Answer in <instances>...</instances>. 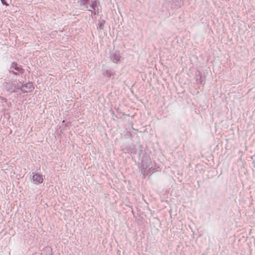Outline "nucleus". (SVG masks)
<instances>
[{
	"label": "nucleus",
	"instance_id": "nucleus-1",
	"mask_svg": "<svg viewBox=\"0 0 255 255\" xmlns=\"http://www.w3.org/2000/svg\"><path fill=\"white\" fill-rule=\"evenodd\" d=\"M142 166L145 167V168H148L147 170V173L149 172L152 167H150V165L151 163V159L150 156L147 154H144L142 156Z\"/></svg>",
	"mask_w": 255,
	"mask_h": 255
},
{
	"label": "nucleus",
	"instance_id": "nucleus-2",
	"mask_svg": "<svg viewBox=\"0 0 255 255\" xmlns=\"http://www.w3.org/2000/svg\"><path fill=\"white\" fill-rule=\"evenodd\" d=\"M21 86L22 87L21 88V92L23 93L32 92L34 89L32 82L21 84Z\"/></svg>",
	"mask_w": 255,
	"mask_h": 255
},
{
	"label": "nucleus",
	"instance_id": "nucleus-3",
	"mask_svg": "<svg viewBox=\"0 0 255 255\" xmlns=\"http://www.w3.org/2000/svg\"><path fill=\"white\" fill-rule=\"evenodd\" d=\"M110 57L113 62L117 63L121 58L120 51L116 50L114 52L112 53Z\"/></svg>",
	"mask_w": 255,
	"mask_h": 255
},
{
	"label": "nucleus",
	"instance_id": "nucleus-4",
	"mask_svg": "<svg viewBox=\"0 0 255 255\" xmlns=\"http://www.w3.org/2000/svg\"><path fill=\"white\" fill-rule=\"evenodd\" d=\"M32 179L35 184H38L41 183L43 181L42 176L38 173H35L32 176Z\"/></svg>",
	"mask_w": 255,
	"mask_h": 255
},
{
	"label": "nucleus",
	"instance_id": "nucleus-5",
	"mask_svg": "<svg viewBox=\"0 0 255 255\" xmlns=\"http://www.w3.org/2000/svg\"><path fill=\"white\" fill-rule=\"evenodd\" d=\"M78 2L80 3L81 6H84L85 8H81V9H85L89 11H91V9H88V4L90 2V0H79Z\"/></svg>",
	"mask_w": 255,
	"mask_h": 255
},
{
	"label": "nucleus",
	"instance_id": "nucleus-6",
	"mask_svg": "<svg viewBox=\"0 0 255 255\" xmlns=\"http://www.w3.org/2000/svg\"><path fill=\"white\" fill-rule=\"evenodd\" d=\"M3 85L5 87L7 91L9 92L10 93L15 92V89H13L12 84H11L8 82H4Z\"/></svg>",
	"mask_w": 255,
	"mask_h": 255
},
{
	"label": "nucleus",
	"instance_id": "nucleus-7",
	"mask_svg": "<svg viewBox=\"0 0 255 255\" xmlns=\"http://www.w3.org/2000/svg\"><path fill=\"white\" fill-rule=\"evenodd\" d=\"M52 254V248L49 246L45 247L41 253L43 255H51Z\"/></svg>",
	"mask_w": 255,
	"mask_h": 255
},
{
	"label": "nucleus",
	"instance_id": "nucleus-8",
	"mask_svg": "<svg viewBox=\"0 0 255 255\" xmlns=\"http://www.w3.org/2000/svg\"><path fill=\"white\" fill-rule=\"evenodd\" d=\"M11 67L13 68L14 70H15L17 72H19L21 73L23 72V69L21 67V66H18V64L16 62H12L11 64Z\"/></svg>",
	"mask_w": 255,
	"mask_h": 255
},
{
	"label": "nucleus",
	"instance_id": "nucleus-9",
	"mask_svg": "<svg viewBox=\"0 0 255 255\" xmlns=\"http://www.w3.org/2000/svg\"><path fill=\"white\" fill-rule=\"evenodd\" d=\"M100 5V2L97 0H91L90 3V6L94 10H96V8Z\"/></svg>",
	"mask_w": 255,
	"mask_h": 255
},
{
	"label": "nucleus",
	"instance_id": "nucleus-10",
	"mask_svg": "<svg viewBox=\"0 0 255 255\" xmlns=\"http://www.w3.org/2000/svg\"><path fill=\"white\" fill-rule=\"evenodd\" d=\"M106 21L105 20L102 19L101 20H99L98 22V28L99 30H104V25L106 23Z\"/></svg>",
	"mask_w": 255,
	"mask_h": 255
},
{
	"label": "nucleus",
	"instance_id": "nucleus-11",
	"mask_svg": "<svg viewBox=\"0 0 255 255\" xmlns=\"http://www.w3.org/2000/svg\"><path fill=\"white\" fill-rule=\"evenodd\" d=\"M112 72L111 70L106 69L103 71V75L108 78H110L112 75Z\"/></svg>",
	"mask_w": 255,
	"mask_h": 255
},
{
	"label": "nucleus",
	"instance_id": "nucleus-12",
	"mask_svg": "<svg viewBox=\"0 0 255 255\" xmlns=\"http://www.w3.org/2000/svg\"><path fill=\"white\" fill-rule=\"evenodd\" d=\"M12 86H13V89H15V90L16 89H20L21 90V88L22 87V86H21V84H18L17 83V82H13L12 83Z\"/></svg>",
	"mask_w": 255,
	"mask_h": 255
},
{
	"label": "nucleus",
	"instance_id": "nucleus-13",
	"mask_svg": "<svg viewBox=\"0 0 255 255\" xmlns=\"http://www.w3.org/2000/svg\"><path fill=\"white\" fill-rule=\"evenodd\" d=\"M91 11H92V10ZM101 11V8H99L98 6L96 8V10H94V12H92V14L93 13L94 15H98Z\"/></svg>",
	"mask_w": 255,
	"mask_h": 255
},
{
	"label": "nucleus",
	"instance_id": "nucleus-14",
	"mask_svg": "<svg viewBox=\"0 0 255 255\" xmlns=\"http://www.w3.org/2000/svg\"><path fill=\"white\" fill-rule=\"evenodd\" d=\"M0 99L1 100L3 101L4 102L6 103V105L8 107H10L11 106V103L10 102H8L6 98L0 97Z\"/></svg>",
	"mask_w": 255,
	"mask_h": 255
},
{
	"label": "nucleus",
	"instance_id": "nucleus-15",
	"mask_svg": "<svg viewBox=\"0 0 255 255\" xmlns=\"http://www.w3.org/2000/svg\"><path fill=\"white\" fill-rule=\"evenodd\" d=\"M147 168H145V167H142V168H141V173L142 174L144 178H145V177L146 172H147L146 171V169Z\"/></svg>",
	"mask_w": 255,
	"mask_h": 255
},
{
	"label": "nucleus",
	"instance_id": "nucleus-16",
	"mask_svg": "<svg viewBox=\"0 0 255 255\" xmlns=\"http://www.w3.org/2000/svg\"><path fill=\"white\" fill-rule=\"evenodd\" d=\"M0 0L3 5H8V3H7V2L5 0Z\"/></svg>",
	"mask_w": 255,
	"mask_h": 255
},
{
	"label": "nucleus",
	"instance_id": "nucleus-17",
	"mask_svg": "<svg viewBox=\"0 0 255 255\" xmlns=\"http://www.w3.org/2000/svg\"><path fill=\"white\" fill-rule=\"evenodd\" d=\"M9 73H11V74H14V75H18V73H17V72H15V71H13V70H10V71H9Z\"/></svg>",
	"mask_w": 255,
	"mask_h": 255
},
{
	"label": "nucleus",
	"instance_id": "nucleus-18",
	"mask_svg": "<svg viewBox=\"0 0 255 255\" xmlns=\"http://www.w3.org/2000/svg\"><path fill=\"white\" fill-rule=\"evenodd\" d=\"M4 114H5V113H4ZM5 115L7 117L8 119L10 118V114L9 113H6Z\"/></svg>",
	"mask_w": 255,
	"mask_h": 255
},
{
	"label": "nucleus",
	"instance_id": "nucleus-19",
	"mask_svg": "<svg viewBox=\"0 0 255 255\" xmlns=\"http://www.w3.org/2000/svg\"><path fill=\"white\" fill-rule=\"evenodd\" d=\"M142 152V150L141 149L139 151V155H140V153Z\"/></svg>",
	"mask_w": 255,
	"mask_h": 255
},
{
	"label": "nucleus",
	"instance_id": "nucleus-20",
	"mask_svg": "<svg viewBox=\"0 0 255 255\" xmlns=\"http://www.w3.org/2000/svg\"><path fill=\"white\" fill-rule=\"evenodd\" d=\"M3 110L5 111H6V108H4Z\"/></svg>",
	"mask_w": 255,
	"mask_h": 255
},
{
	"label": "nucleus",
	"instance_id": "nucleus-21",
	"mask_svg": "<svg viewBox=\"0 0 255 255\" xmlns=\"http://www.w3.org/2000/svg\"><path fill=\"white\" fill-rule=\"evenodd\" d=\"M200 83L202 84V81L201 80L200 81Z\"/></svg>",
	"mask_w": 255,
	"mask_h": 255
},
{
	"label": "nucleus",
	"instance_id": "nucleus-22",
	"mask_svg": "<svg viewBox=\"0 0 255 255\" xmlns=\"http://www.w3.org/2000/svg\"><path fill=\"white\" fill-rule=\"evenodd\" d=\"M1 154V151H0V154Z\"/></svg>",
	"mask_w": 255,
	"mask_h": 255
}]
</instances>
